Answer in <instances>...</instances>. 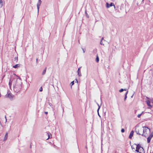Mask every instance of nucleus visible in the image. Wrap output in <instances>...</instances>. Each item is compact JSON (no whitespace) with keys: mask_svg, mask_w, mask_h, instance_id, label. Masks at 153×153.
<instances>
[{"mask_svg":"<svg viewBox=\"0 0 153 153\" xmlns=\"http://www.w3.org/2000/svg\"><path fill=\"white\" fill-rule=\"evenodd\" d=\"M10 79L9 83L10 87L12 84H13V90L15 92H19L22 88V82L20 79L16 78H14L12 80Z\"/></svg>","mask_w":153,"mask_h":153,"instance_id":"1","label":"nucleus"},{"mask_svg":"<svg viewBox=\"0 0 153 153\" xmlns=\"http://www.w3.org/2000/svg\"><path fill=\"white\" fill-rule=\"evenodd\" d=\"M136 132L137 134L141 135L143 136V132L144 131V129H143V127L139 128L138 129L136 128Z\"/></svg>","mask_w":153,"mask_h":153,"instance_id":"2","label":"nucleus"},{"mask_svg":"<svg viewBox=\"0 0 153 153\" xmlns=\"http://www.w3.org/2000/svg\"><path fill=\"white\" fill-rule=\"evenodd\" d=\"M143 129H144L143 136L146 137L148 134V133L150 132V129L147 127L146 126L143 127Z\"/></svg>","mask_w":153,"mask_h":153,"instance_id":"3","label":"nucleus"},{"mask_svg":"<svg viewBox=\"0 0 153 153\" xmlns=\"http://www.w3.org/2000/svg\"><path fill=\"white\" fill-rule=\"evenodd\" d=\"M6 97H7L11 100L13 99V96L11 93H7V94L6 95Z\"/></svg>","mask_w":153,"mask_h":153,"instance_id":"4","label":"nucleus"},{"mask_svg":"<svg viewBox=\"0 0 153 153\" xmlns=\"http://www.w3.org/2000/svg\"><path fill=\"white\" fill-rule=\"evenodd\" d=\"M153 137V135L152 133L147 138V142L148 143H149L150 142L151 140Z\"/></svg>","mask_w":153,"mask_h":153,"instance_id":"5","label":"nucleus"},{"mask_svg":"<svg viewBox=\"0 0 153 153\" xmlns=\"http://www.w3.org/2000/svg\"><path fill=\"white\" fill-rule=\"evenodd\" d=\"M41 3H42V1L41 0H38V1L37 4L38 13H39V6H40Z\"/></svg>","mask_w":153,"mask_h":153,"instance_id":"6","label":"nucleus"},{"mask_svg":"<svg viewBox=\"0 0 153 153\" xmlns=\"http://www.w3.org/2000/svg\"><path fill=\"white\" fill-rule=\"evenodd\" d=\"M137 146L136 147V151L137 152H139V150L140 149V148L141 146L139 144H135Z\"/></svg>","mask_w":153,"mask_h":153,"instance_id":"7","label":"nucleus"},{"mask_svg":"<svg viewBox=\"0 0 153 153\" xmlns=\"http://www.w3.org/2000/svg\"><path fill=\"white\" fill-rule=\"evenodd\" d=\"M106 7L107 8H108L110 7H111L113 6H114V7H115V6L114 5V4L113 3L111 2L110 4H109L107 2L106 3Z\"/></svg>","mask_w":153,"mask_h":153,"instance_id":"8","label":"nucleus"},{"mask_svg":"<svg viewBox=\"0 0 153 153\" xmlns=\"http://www.w3.org/2000/svg\"><path fill=\"white\" fill-rule=\"evenodd\" d=\"M81 68V67H80L79 68H78L77 70V73L78 74L79 76H82V74L81 72L80 69Z\"/></svg>","mask_w":153,"mask_h":153,"instance_id":"9","label":"nucleus"},{"mask_svg":"<svg viewBox=\"0 0 153 153\" xmlns=\"http://www.w3.org/2000/svg\"><path fill=\"white\" fill-rule=\"evenodd\" d=\"M134 134V131H131L130 135L129 136V138L130 139H131L133 135Z\"/></svg>","mask_w":153,"mask_h":153,"instance_id":"10","label":"nucleus"},{"mask_svg":"<svg viewBox=\"0 0 153 153\" xmlns=\"http://www.w3.org/2000/svg\"><path fill=\"white\" fill-rule=\"evenodd\" d=\"M139 152V153H144V150L143 147H141Z\"/></svg>","mask_w":153,"mask_h":153,"instance_id":"11","label":"nucleus"},{"mask_svg":"<svg viewBox=\"0 0 153 153\" xmlns=\"http://www.w3.org/2000/svg\"><path fill=\"white\" fill-rule=\"evenodd\" d=\"M146 103H147V105L151 107H152V106H151V105L150 104V103H151V101L150 100H147L146 101Z\"/></svg>","mask_w":153,"mask_h":153,"instance_id":"12","label":"nucleus"},{"mask_svg":"<svg viewBox=\"0 0 153 153\" xmlns=\"http://www.w3.org/2000/svg\"><path fill=\"white\" fill-rule=\"evenodd\" d=\"M20 66V64H17L16 65H15L13 66V67L14 68H18Z\"/></svg>","mask_w":153,"mask_h":153,"instance_id":"13","label":"nucleus"},{"mask_svg":"<svg viewBox=\"0 0 153 153\" xmlns=\"http://www.w3.org/2000/svg\"><path fill=\"white\" fill-rule=\"evenodd\" d=\"M7 135H8V133H7V132H6L5 134V136L4 137V141H5L7 139V137H8Z\"/></svg>","mask_w":153,"mask_h":153,"instance_id":"14","label":"nucleus"},{"mask_svg":"<svg viewBox=\"0 0 153 153\" xmlns=\"http://www.w3.org/2000/svg\"><path fill=\"white\" fill-rule=\"evenodd\" d=\"M128 92V91H127L125 94V97H124V99L125 101L126 100V98H127V94Z\"/></svg>","mask_w":153,"mask_h":153,"instance_id":"15","label":"nucleus"},{"mask_svg":"<svg viewBox=\"0 0 153 153\" xmlns=\"http://www.w3.org/2000/svg\"><path fill=\"white\" fill-rule=\"evenodd\" d=\"M46 69H47V68H46V67L45 68V69L43 70V71L42 73V75H44L45 74Z\"/></svg>","mask_w":153,"mask_h":153,"instance_id":"16","label":"nucleus"},{"mask_svg":"<svg viewBox=\"0 0 153 153\" xmlns=\"http://www.w3.org/2000/svg\"><path fill=\"white\" fill-rule=\"evenodd\" d=\"M97 105H98V108L97 110V112H98V115L100 117V115H99V109H100V106L99 104L98 103H97Z\"/></svg>","mask_w":153,"mask_h":153,"instance_id":"17","label":"nucleus"},{"mask_svg":"<svg viewBox=\"0 0 153 153\" xmlns=\"http://www.w3.org/2000/svg\"><path fill=\"white\" fill-rule=\"evenodd\" d=\"M126 90H127V89H123L122 88V89H120V90L119 91L120 92H122L124 91H126Z\"/></svg>","mask_w":153,"mask_h":153,"instance_id":"18","label":"nucleus"},{"mask_svg":"<svg viewBox=\"0 0 153 153\" xmlns=\"http://www.w3.org/2000/svg\"><path fill=\"white\" fill-rule=\"evenodd\" d=\"M96 60V61L97 62H98L99 61V58L98 56H97Z\"/></svg>","mask_w":153,"mask_h":153,"instance_id":"19","label":"nucleus"},{"mask_svg":"<svg viewBox=\"0 0 153 153\" xmlns=\"http://www.w3.org/2000/svg\"><path fill=\"white\" fill-rule=\"evenodd\" d=\"M47 134H48V138L47 139H48L50 138V135H51V134L49 132H47Z\"/></svg>","mask_w":153,"mask_h":153,"instance_id":"20","label":"nucleus"},{"mask_svg":"<svg viewBox=\"0 0 153 153\" xmlns=\"http://www.w3.org/2000/svg\"><path fill=\"white\" fill-rule=\"evenodd\" d=\"M3 5L2 0H0V7H2Z\"/></svg>","mask_w":153,"mask_h":153,"instance_id":"21","label":"nucleus"},{"mask_svg":"<svg viewBox=\"0 0 153 153\" xmlns=\"http://www.w3.org/2000/svg\"><path fill=\"white\" fill-rule=\"evenodd\" d=\"M143 112H142V113H141V114H139L137 116V117H138V118H140V117H141L142 114L143 113Z\"/></svg>","mask_w":153,"mask_h":153,"instance_id":"22","label":"nucleus"},{"mask_svg":"<svg viewBox=\"0 0 153 153\" xmlns=\"http://www.w3.org/2000/svg\"><path fill=\"white\" fill-rule=\"evenodd\" d=\"M39 91H42V87H41L39 89Z\"/></svg>","mask_w":153,"mask_h":153,"instance_id":"23","label":"nucleus"},{"mask_svg":"<svg viewBox=\"0 0 153 153\" xmlns=\"http://www.w3.org/2000/svg\"><path fill=\"white\" fill-rule=\"evenodd\" d=\"M85 14H86V16L88 18L89 17V16L88 15V14L87 13L86 11H85Z\"/></svg>","mask_w":153,"mask_h":153,"instance_id":"24","label":"nucleus"},{"mask_svg":"<svg viewBox=\"0 0 153 153\" xmlns=\"http://www.w3.org/2000/svg\"><path fill=\"white\" fill-rule=\"evenodd\" d=\"M74 81H73L71 83V84H70L71 85V86H72V85H73L74 84Z\"/></svg>","mask_w":153,"mask_h":153,"instance_id":"25","label":"nucleus"},{"mask_svg":"<svg viewBox=\"0 0 153 153\" xmlns=\"http://www.w3.org/2000/svg\"><path fill=\"white\" fill-rule=\"evenodd\" d=\"M121 131L123 133L124 132L125 130L124 129L122 128L121 130Z\"/></svg>","mask_w":153,"mask_h":153,"instance_id":"26","label":"nucleus"},{"mask_svg":"<svg viewBox=\"0 0 153 153\" xmlns=\"http://www.w3.org/2000/svg\"><path fill=\"white\" fill-rule=\"evenodd\" d=\"M14 59L15 61H17L18 60V57H15L14 58Z\"/></svg>","mask_w":153,"mask_h":153,"instance_id":"27","label":"nucleus"},{"mask_svg":"<svg viewBox=\"0 0 153 153\" xmlns=\"http://www.w3.org/2000/svg\"><path fill=\"white\" fill-rule=\"evenodd\" d=\"M102 41H101V42H100V44L101 45H104V44H103L102 43Z\"/></svg>","mask_w":153,"mask_h":153,"instance_id":"28","label":"nucleus"},{"mask_svg":"<svg viewBox=\"0 0 153 153\" xmlns=\"http://www.w3.org/2000/svg\"><path fill=\"white\" fill-rule=\"evenodd\" d=\"M45 113L46 114H48V112H45Z\"/></svg>","mask_w":153,"mask_h":153,"instance_id":"29","label":"nucleus"},{"mask_svg":"<svg viewBox=\"0 0 153 153\" xmlns=\"http://www.w3.org/2000/svg\"><path fill=\"white\" fill-rule=\"evenodd\" d=\"M82 50H83V52L84 53H85V51H84V49H82Z\"/></svg>","mask_w":153,"mask_h":153,"instance_id":"30","label":"nucleus"},{"mask_svg":"<svg viewBox=\"0 0 153 153\" xmlns=\"http://www.w3.org/2000/svg\"><path fill=\"white\" fill-rule=\"evenodd\" d=\"M103 39V37H102V39H101V41H102V40Z\"/></svg>","mask_w":153,"mask_h":153,"instance_id":"31","label":"nucleus"},{"mask_svg":"<svg viewBox=\"0 0 153 153\" xmlns=\"http://www.w3.org/2000/svg\"><path fill=\"white\" fill-rule=\"evenodd\" d=\"M134 95V94H133V95H132L131 97V98L133 97V96Z\"/></svg>","mask_w":153,"mask_h":153,"instance_id":"32","label":"nucleus"},{"mask_svg":"<svg viewBox=\"0 0 153 153\" xmlns=\"http://www.w3.org/2000/svg\"><path fill=\"white\" fill-rule=\"evenodd\" d=\"M5 119H6V121H7V119H6V116H5Z\"/></svg>","mask_w":153,"mask_h":153,"instance_id":"33","label":"nucleus"},{"mask_svg":"<svg viewBox=\"0 0 153 153\" xmlns=\"http://www.w3.org/2000/svg\"><path fill=\"white\" fill-rule=\"evenodd\" d=\"M76 82H78V81H77V79H76Z\"/></svg>","mask_w":153,"mask_h":153,"instance_id":"34","label":"nucleus"},{"mask_svg":"<svg viewBox=\"0 0 153 153\" xmlns=\"http://www.w3.org/2000/svg\"><path fill=\"white\" fill-rule=\"evenodd\" d=\"M37 60H38V59H36V61H37Z\"/></svg>","mask_w":153,"mask_h":153,"instance_id":"35","label":"nucleus"},{"mask_svg":"<svg viewBox=\"0 0 153 153\" xmlns=\"http://www.w3.org/2000/svg\"><path fill=\"white\" fill-rule=\"evenodd\" d=\"M132 149H134V148H133L132 147Z\"/></svg>","mask_w":153,"mask_h":153,"instance_id":"36","label":"nucleus"}]
</instances>
